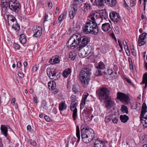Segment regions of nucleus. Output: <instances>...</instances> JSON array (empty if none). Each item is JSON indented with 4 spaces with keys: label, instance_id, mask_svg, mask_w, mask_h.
<instances>
[{
    "label": "nucleus",
    "instance_id": "obj_22",
    "mask_svg": "<svg viewBox=\"0 0 147 147\" xmlns=\"http://www.w3.org/2000/svg\"><path fill=\"white\" fill-rule=\"evenodd\" d=\"M67 105L64 102L62 101L59 104V108L60 111H62L66 109Z\"/></svg>",
    "mask_w": 147,
    "mask_h": 147
},
{
    "label": "nucleus",
    "instance_id": "obj_37",
    "mask_svg": "<svg viewBox=\"0 0 147 147\" xmlns=\"http://www.w3.org/2000/svg\"><path fill=\"white\" fill-rule=\"evenodd\" d=\"M143 83L147 82V73H145L143 77L142 78Z\"/></svg>",
    "mask_w": 147,
    "mask_h": 147
},
{
    "label": "nucleus",
    "instance_id": "obj_45",
    "mask_svg": "<svg viewBox=\"0 0 147 147\" xmlns=\"http://www.w3.org/2000/svg\"><path fill=\"white\" fill-rule=\"evenodd\" d=\"M6 99V97L4 96H2L0 97V102L4 103Z\"/></svg>",
    "mask_w": 147,
    "mask_h": 147
},
{
    "label": "nucleus",
    "instance_id": "obj_9",
    "mask_svg": "<svg viewBox=\"0 0 147 147\" xmlns=\"http://www.w3.org/2000/svg\"><path fill=\"white\" fill-rule=\"evenodd\" d=\"M109 16L111 20L115 23L119 22L121 21V18L119 14L115 11L110 13Z\"/></svg>",
    "mask_w": 147,
    "mask_h": 147
},
{
    "label": "nucleus",
    "instance_id": "obj_32",
    "mask_svg": "<svg viewBox=\"0 0 147 147\" xmlns=\"http://www.w3.org/2000/svg\"><path fill=\"white\" fill-rule=\"evenodd\" d=\"M70 99L71 100V102L70 106V109L71 111H73L72 117L74 118V97L72 95L70 98Z\"/></svg>",
    "mask_w": 147,
    "mask_h": 147
},
{
    "label": "nucleus",
    "instance_id": "obj_56",
    "mask_svg": "<svg viewBox=\"0 0 147 147\" xmlns=\"http://www.w3.org/2000/svg\"><path fill=\"white\" fill-rule=\"evenodd\" d=\"M18 75L19 77L21 78H23L24 77V75L22 73L18 72Z\"/></svg>",
    "mask_w": 147,
    "mask_h": 147
},
{
    "label": "nucleus",
    "instance_id": "obj_5",
    "mask_svg": "<svg viewBox=\"0 0 147 147\" xmlns=\"http://www.w3.org/2000/svg\"><path fill=\"white\" fill-rule=\"evenodd\" d=\"M96 93L100 100H107L109 98L110 91L105 87H100L96 90Z\"/></svg>",
    "mask_w": 147,
    "mask_h": 147
},
{
    "label": "nucleus",
    "instance_id": "obj_27",
    "mask_svg": "<svg viewBox=\"0 0 147 147\" xmlns=\"http://www.w3.org/2000/svg\"><path fill=\"white\" fill-rule=\"evenodd\" d=\"M113 102L110 100H108L105 102L106 107L107 108H111L113 105Z\"/></svg>",
    "mask_w": 147,
    "mask_h": 147
},
{
    "label": "nucleus",
    "instance_id": "obj_38",
    "mask_svg": "<svg viewBox=\"0 0 147 147\" xmlns=\"http://www.w3.org/2000/svg\"><path fill=\"white\" fill-rule=\"evenodd\" d=\"M146 111H147L142 110L140 114V116L141 117V120H142V118H144L146 120V118H147V117H144V115Z\"/></svg>",
    "mask_w": 147,
    "mask_h": 147
},
{
    "label": "nucleus",
    "instance_id": "obj_60",
    "mask_svg": "<svg viewBox=\"0 0 147 147\" xmlns=\"http://www.w3.org/2000/svg\"><path fill=\"white\" fill-rule=\"evenodd\" d=\"M131 52L132 53L133 55L134 56H136V51L134 49H131Z\"/></svg>",
    "mask_w": 147,
    "mask_h": 147
},
{
    "label": "nucleus",
    "instance_id": "obj_20",
    "mask_svg": "<svg viewBox=\"0 0 147 147\" xmlns=\"http://www.w3.org/2000/svg\"><path fill=\"white\" fill-rule=\"evenodd\" d=\"M10 0H2L1 4L2 6V8L5 9H7L9 5V2Z\"/></svg>",
    "mask_w": 147,
    "mask_h": 147
},
{
    "label": "nucleus",
    "instance_id": "obj_50",
    "mask_svg": "<svg viewBox=\"0 0 147 147\" xmlns=\"http://www.w3.org/2000/svg\"><path fill=\"white\" fill-rule=\"evenodd\" d=\"M147 109V106L145 103H143L142 104V110L146 111Z\"/></svg>",
    "mask_w": 147,
    "mask_h": 147
},
{
    "label": "nucleus",
    "instance_id": "obj_61",
    "mask_svg": "<svg viewBox=\"0 0 147 147\" xmlns=\"http://www.w3.org/2000/svg\"><path fill=\"white\" fill-rule=\"evenodd\" d=\"M129 68L131 70V69H132V70H133V65L132 63H131V62H130V63H129Z\"/></svg>",
    "mask_w": 147,
    "mask_h": 147
},
{
    "label": "nucleus",
    "instance_id": "obj_52",
    "mask_svg": "<svg viewBox=\"0 0 147 147\" xmlns=\"http://www.w3.org/2000/svg\"><path fill=\"white\" fill-rule=\"evenodd\" d=\"M124 79L129 84H130L131 85H133V83H132L130 80L128 78H127L124 77Z\"/></svg>",
    "mask_w": 147,
    "mask_h": 147
},
{
    "label": "nucleus",
    "instance_id": "obj_16",
    "mask_svg": "<svg viewBox=\"0 0 147 147\" xmlns=\"http://www.w3.org/2000/svg\"><path fill=\"white\" fill-rule=\"evenodd\" d=\"M74 2L71 3V4L69 9V13L70 19L74 18Z\"/></svg>",
    "mask_w": 147,
    "mask_h": 147
},
{
    "label": "nucleus",
    "instance_id": "obj_2",
    "mask_svg": "<svg viewBox=\"0 0 147 147\" xmlns=\"http://www.w3.org/2000/svg\"><path fill=\"white\" fill-rule=\"evenodd\" d=\"M81 136L83 142L88 143L94 139V131L91 128H83L81 129Z\"/></svg>",
    "mask_w": 147,
    "mask_h": 147
},
{
    "label": "nucleus",
    "instance_id": "obj_23",
    "mask_svg": "<svg viewBox=\"0 0 147 147\" xmlns=\"http://www.w3.org/2000/svg\"><path fill=\"white\" fill-rule=\"evenodd\" d=\"M121 121L122 122L125 123L129 119V117L126 115H121L120 116Z\"/></svg>",
    "mask_w": 147,
    "mask_h": 147
},
{
    "label": "nucleus",
    "instance_id": "obj_46",
    "mask_svg": "<svg viewBox=\"0 0 147 147\" xmlns=\"http://www.w3.org/2000/svg\"><path fill=\"white\" fill-rule=\"evenodd\" d=\"M84 7L85 9H86V10L90 9V7H91L88 4L86 3H84Z\"/></svg>",
    "mask_w": 147,
    "mask_h": 147
},
{
    "label": "nucleus",
    "instance_id": "obj_55",
    "mask_svg": "<svg viewBox=\"0 0 147 147\" xmlns=\"http://www.w3.org/2000/svg\"><path fill=\"white\" fill-rule=\"evenodd\" d=\"M44 117L46 121L48 122H49L50 121L51 119L50 117L49 116L47 115H46L44 116Z\"/></svg>",
    "mask_w": 147,
    "mask_h": 147
},
{
    "label": "nucleus",
    "instance_id": "obj_26",
    "mask_svg": "<svg viewBox=\"0 0 147 147\" xmlns=\"http://www.w3.org/2000/svg\"><path fill=\"white\" fill-rule=\"evenodd\" d=\"M50 61L51 62L52 64H55L59 63L60 61L59 59L58 56H56L53 59H51L50 60Z\"/></svg>",
    "mask_w": 147,
    "mask_h": 147
},
{
    "label": "nucleus",
    "instance_id": "obj_14",
    "mask_svg": "<svg viewBox=\"0 0 147 147\" xmlns=\"http://www.w3.org/2000/svg\"><path fill=\"white\" fill-rule=\"evenodd\" d=\"M10 129V127L7 125H1L0 127L1 134L5 137H7L8 135V129Z\"/></svg>",
    "mask_w": 147,
    "mask_h": 147
},
{
    "label": "nucleus",
    "instance_id": "obj_35",
    "mask_svg": "<svg viewBox=\"0 0 147 147\" xmlns=\"http://www.w3.org/2000/svg\"><path fill=\"white\" fill-rule=\"evenodd\" d=\"M105 67L104 63L102 62H100L98 63V66L96 67L97 69H100L105 68Z\"/></svg>",
    "mask_w": 147,
    "mask_h": 147
},
{
    "label": "nucleus",
    "instance_id": "obj_39",
    "mask_svg": "<svg viewBox=\"0 0 147 147\" xmlns=\"http://www.w3.org/2000/svg\"><path fill=\"white\" fill-rule=\"evenodd\" d=\"M146 111H147L142 110L140 114V116L141 117V120H142V118H144L146 120V118H147V117H144V115Z\"/></svg>",
    "mask_w": 147,
    "mask_h": 147
},
{
    "label": "nucleus",
    "instance_id": "obj_11",
    "mask_svg": "<svg viewBox=\"0 0 147 147\" xmlns=\"http://www.w3.org/2000/svg\"><path fill=\"white\" fill-rule=\"evenodd\" d=\"M117 98L119 99L121 101L127 103L129 100V97L125 94L118 92L117 94Z\"/></svg>",
    "mask_w": 147,
    "mask_h": 147
},
{
    "label": "nucleus",
    "instance_id": "obj_41",
    "mask_svg": "<svg viewBox=\"0 0 147 147\" xmlns=\"http://www.w3.org/2000/svg\"><path fill=\"white\" fill-rule=\"evenodd\" d=\"M86 100L82 99L80 105V108L81 109L84 107L86 103Z\"/></svg>",
    "mask_w": 147,
    "mask_h": 147
},
{
    "label": "nucleus",
    "instance_id": "obj_19",
    "mask_svg": "<svg viewBox=\"0 0 147 147\" xmlns=\"http://www.w3.org/2000/svg\"><path fill=\"white\" fill-rule=\"evenodd\" d=\"M106 3L111 7H115L117 3V0H106Z\"/></svg>",
    "mask_w": 147,
    "mask_h": 147
},
{
    "label": "nucleus",
    "instance_id": "obj_15",
    "mask_svg": "<svg viewBox=\"0 0 147 147\" xmlns=\"http://www.w3.org/2000/svg\"><path fill=\"white\" fill-rule=\"evenodd\" d=\"M94 140H93L94 147H105V143L103 141L99 140L98 139L94 138Z\"/></svg>",
    "mask_w": 147,
    "mask_h": 147
},
{
    "label": "nucleus",
    "instance_id": "obj_24",
    "mask_svg": "<svg viewBox=\"0 0 147 147\" xmlns=\"http://www.w3.org/2000/svg\"><path fill=\"white\" fill-rule=\"evenodd\" d=\"M84 47V50L86 52V53L89 55L92 52V47L90 45H87Z\"/></svg>",
    "mask_w": 147,
    "mask_h": 147
},
{
    "label": "nucleus",
    "instance_id": "obj_51",
    "mask_svg": "<svg viewBox=\"0 0 147 147\" xmlns=\"http://www.w3.org/2000/svg\"><path fill=\"white\" fill-rule=\"evenodd\" d=\"M38 69V67L36 65H34L32 68V71L33 72H36Z\"/></svg>",
    "mask_w": 147,
    "mask_h": 147
},
{
    "label": "nucleus",
    "instance_id": "obj_62",
    "mask_svg": "<svg viewBox=\"0 0 147 147\" xmlns=\"http://www.w3.org/2000/svg\"><path fill=\"white\" fill-rule=\"evenodd\" d=\"M48 17V15L46 13L45 14V16L44 17V22H45L46 21H47V19Z\"/></svg>",
    "mask_w": 147,
    "mask_h": 147
},
{
    "label": "nucleus",
    "instance_id": "obj_21",
    "mask_svg": "<svg viewBox=\"0 0 147 147\" xmlns=\"http://www.w3.org/2000/svg\"><path fill=\"white\" fill-rule=\"evenodd\" d=\"M71 72V70L70 68L65 69L64 70L63 73V76L65 78H67L68 76Z\"/></svg>",
    "mask_w": 147,
    "mask_h": 147
},
{
    "label": "nucleus",
    "instance_id": "obj_12",
    "mask_svg": "<svg viewBox=\"0 0 147 147\" xmlns=\"http://www.w3.org/2000/svg\"><path fill=\"white\" fill-rule=\"evenodd\" d=\"M147 35V33L144 32L142 34L139 35L138 38V43L139 46H141L144 45L146 43L145 39L146 38Z\"/></svg>",
    "mask_w": 147,
    "mask_h": 147
},
{
    "label": "nucleus",
    "instance_id": "obj_25",
    "mask_svg": "<svg viewBox=\"0 0 147 147\" xmlns=\"http://www.w3.org/2000/svg\"><path fill=\"white\" fill-rule=\"evenodd\" d=\"M67 15V12H64L63 14H61L59 17L58 18V21L60 22L64 19L66 17Z\"/></svg>",
    "mask_w": 147,
    "mask_h": 147
},
{
    "label": "nucleus",
    "instance_id": "obj_10",
    "mask_svg": "<svg viewBox=\"0 0 147 147\" xmlns=\"http://www.w3.org/2000/svg\"><path fill=\"white\" fill-rule=\"evenodd\" d=\"M94 16H95V18L98 19L100 21H102L103 18L105 20H107L108 18V14L105 9L101 10L100 14H98L96 15L95 14Z\"/></svg>",
    "mask_w": 147,
    "mask_h": 147
},
{
    "label": "nucleus",
    "instance_id": "obj_1",
    "mask_svg": "<svg viewBox=\"0 0 147 147\" xmlns=\"http://www.w3.org/2000/svg\"><path fill=\"white\" fill-rule=\"evenodd\" d=\"M90 19L88 20L86 25L83 29V31L86 34L91 33L94 34H96L99 31L98 26L95 21L94 16H90Z\"/></svg>",
    "mask_w": 147,
    "mask_h": 147
},
{
    "label": "nucleus",
    "instance_id": "obj_28",
    "mask_svg": "<svg viewBox=\"0 0 147 147\" xmlns=\"http://www.w3.org/2000/svg\"><path fill=\"white\" fill-rule=\"evenodd\" d=\"M20 41L22 44H24L26 42V37L24 34H22L21 35L20 38Z\"/></svg>",
    "mask_w": 147,
    "mask_h": 147
},
{
    "label": "nucleus",
    "instance_id": "obj_43",
    "mask_svg": "<svg viewBox=\"0 0 147 147\" xmlns=\"http://www.w3.org/2000/svg\"><path fill=\"white\" fill-rule=\"evenodd\" d=\"M28 142L30 143V145H31L33 146H36V142L32 140H30L28 141Z\"/></svg>",
    "mask_w": 147,
    "mask_h": 147
},
{
    "label": "nucleus",
    "instance_id": "obj_8",
    "mask_svg": "<svg viewBox=\"0 0 147 147\" xmlns=\"http://www.w3.org/2000/svg\"><path fill=\"white\" fill-rule=\"evenodd\" d=\"M11 18L10 19L11 24L8 21V24L9 26H12V28L15 31L17 32L19 31L20 30V26L18 24L16 21V19L13 16H11Z\"/></svg>",
    "mask_w": 147,
    "mask_h": 147
},
{
    "label": "nucleus",
    "instance_id": "obj_3",
    "mask_svg": "<svg viewBox=\"0 0 147 147\" xmlns=\"http://www.w3.org/2000/svg\"><path fill=\"white\" fill-rule=\"evenodd\" d=\"M90 38L88 36H81L78 33L77 34H74V43L76 45H79L80 43H81L79 45L80 49H82L88 45L87 44L90 41Z\"/></svg>",
    "mask_w": 147,
    "mask_h": 147
},
{
    "label": "nucleus",
    "instance_id": "obj_13",
    "mask_svg": "<svg viewBox=\"0 0 147 147\" xmlns=\"http://www.w3.org/2000/svg\"><path fill=\"white\" fill-rule=\"evenodd\" d=\"M42 30L41 27L38 26H36V28L33 30V36L36 38H39L41 35Z\"/></svg>",
    "mask_w": 147,
    "mask_h": 147
},
{
    "label": "nucleus",
    "instance_id": "obj_54",
    "mask_svg": "<svg viewBox=\"0 0 147 147\" xmlns=\"http://www.w3.org/2000/svg\"><path fill=\"white\" fill-rule=\"evenodd\" d=\"M112 122L114 123H116L118 122V119L117 118L115 117H114L112 119Z\"/></svg>",
    "mask_w": 147,
    "mask_h": 147
},
{
    "label": "nucleus",
    "instance_id": "obj_40",
    "mask_svg": "<svg viewBox=\"0 0 147 147\" xmlns=\"http://www.w3.org/2000/svg\"><path fill=\"white\" fill-rule=\"evenodd\" d=\"M94 75L96 76H98L102 75L101 71L99 69H97Z\"/></svg>",
    "mask_w": 147,
    "mask_h": 147
},
{
    "label": "nucleus",
    "instance_id": "obj_36",
    "mask_svg": "<svg viewBox=\"0 0 147 147\" xmlns=\"http://www.w3.org/2000/svg\"><path fill=\"white\" fill-rule=\"evenodd\" d=\"M13 47L15 50H19L20 48V45L15 42L13 43Z\"/></svg>",
    "mask_w": 147,
    "mask_h": 147
},
{
    "label": "nucleus",
    "instance_id": "obj_33",
    "mask_svg": "<svg viewBox=\"0 0 147 147\" xmlns=\"http://www.w3.org/2000/svg\"><path fill=\"white\" fill-rule=\"evenodd\" d=\"M76 135L78 138L77 140L78 142L80 139V134L79 128L78 126L76 127Z\"/></svg>",
    "mask_w": 147,
    "mask_h": 147
},
{
    "label": "nucleus",
    "instance_id": "obj_58",
    "mask_svg": "<svg viewBox=\"0 0 147 147\" xmlns=\"http://www.w3.org/2000/svg\"><path fill=\"white\" fill-rule=\"evenodd\" d=\"M81 1V0H74V5L79 4Z\"/></svg>",
    "mask_w": 147,
    "mask_h": 147
},
{
    "label": "nucleus",
    "instance_id": "obj_34",
    "mask_svg": "<svg viewBox=\"0 0 147 147\" xmlns=\"http://www.w3.org/2000/svg\"><path fill=\"white\" fill-rule=\"evenodd\" d=\"M41 106L43 109H47L48 107L47 106V102L45 100H42L41 102Z\"/></svg>",
    "mask_w": 147,
    "mask_h": 147
},
{
    "label": "nucleus",
    "instance_id": "obj_31",
    "mask_svg": "<svg viewBox=\"0 0 147 147\" xmlns=\"http://www.w3.org/2000/svg\"><path fill=\"white\" fill-rule=\"evenodd\" d=\"M121 111L123 113L127 114L128 112L127 107L124 105H122L121 106Z\"/></svg>",
    "mask_w": 147,
    "mask_h": 147
},
{
    "label": "nucleus",
    "instance_id": "obj_47",
    "mask_svg": "<svg viewBox=\"0 0 147 147\" xmlns=\"http://www.w3.org/2000/svg\"><path fill=\"white\" fill-rule=\"evenodd\" d=\"M89 95V94L87 92L85 93L82 96V99L86 100L87 98Z\"/></svg>",
    "mask_w": 147,
    "mask_h": 147
},
{
    "label": "nucleus",
    "instance_id": "obj_53",
    "mask_svg": "<svg viewBox=\"0 0 147 147\" xmlns=\"http://www.w3.org/2000/svg\"><path fill=\"white\" fill-rule=\"evenodd\" d=\"M74 55H73V52L72 51H71L69 54V59L71 60L72 59Z\"/></svg>",
    "mask_w": 147,
    "mask_h": 147
},
{
    "label": "nucleus",
    "instance_id": "obj_64",
    "mask_svg": "<svg viewBox=\"0 0 147 147\" xmlns=\"http://www.w3.org/2000/svg\"><path fill=\"white\" fill-rule=\"evenodd\" d=\"M38 99L36 97H34L33 98V101L35 103H37L38 102Z\"/></svg>",
    "mask_w": 147,
    "mask_h": 147
},
{
    "label": "nucleus",
    "instance_id": "obj_18",
    "mask_svg": "<svg viewBox=\"0 0 147 147\" xmlns=\"http://www.w3.org/2000/svg\"><path fill=\"white\" fill-rule=\"evenodd\" d=\"M111 28L110 24L109 23H105L102 24V28L104 32L108 31Z\"/></svg>",
    "mask_w": 147,
    "mask_h": 147
},
{
    "label": "nucleus",
    "instance_id": "obj_48",
    "mask_svg": "<svg viewBox=\"0 0 147 147\" xmlns=\"http://www.w3.org/2000/svg\"><path fill=\"white\" fill-rule=\"evenodd\" d=\"M136 3L135 0H131L130 1L131 6L132 7L134 6L135 5Z\"/></svg>",
    "mask_w": 147,
    "mask_h": 147
},
{
    "label": "nucleus",
    "instance_id": "obj_17",
    "mask_svg": "<svg viewBox=\"0 0 147 147\" xmlns=\"http://www.w3.org/2000/svg\"><path fill=\"white\" fill-rule=\"evenodd\" d=\"M106 0H95V3L96 5L98 7H102L104 6V3H106Z\"/></svg>",
    "mask_w": 147,
    "mask_h": 147
},
{
    "label": "nucleus",
    "instance_id": "obj_29",
    "mask_svg": "<svg viewBox=\"0 0 147 147\" xmlns=\"http://www.w3.org/2000/svg\"><path fill=\"white\" fill-rule=\"evenodd\" d=\"M80 54H81V57L82 58H84L85 57H86L88 55L86 53V51L82 49H80Z\"/></svg>",
    "mask_w": 147,
    "mask_h": 147
},
{
    "label": "nucleus",
    "instance_id": "obj_4",
    "mask_svg": "<svg viewBox=\"0 0 147 147\" xmlns=\"http://www.w3.org/2000/svg\"><path fill=\"white\" fill-rule=\"evenodd\" d=\"M90 69L86 67L83 68L80 73V78L82 83L84 87L88 84L90 80Z\"/></svg>",
    "mask_w": 147,
    "mask_h": 147
},
{
    "label": "nucleus",
    "instance_id": "obj_63",
    "mask_svg": "<svg viewBox=\"0 0 147 147\" xmlns=\"http://www.w3.org/2000/svg\"><path fill=\"white\" fill-rule=\"evenodd\" d=\"M52 90L53 91V92L55 94H56L59 92V90L56 88Z\"/></svg>",
    "mask_w": 147,
    "mask_h": 147
},
{
    "label": "nucleus",
    "instance_id": "obj_6",
    "mask_svg": "<svg viewBox=\"0 0 147 147\" xmlns=\"http://www.w3.org/2000/svg\"><path fill=\"white\" fill-rule=\"evenodd\" d=\"M11 11L18 13L21 8V5L18 1L17 0H10L8 7Z\"/></svg>",
    "mask_w": 147,
    "mask_h": 147
},
{
    "label": "nucleus",
    "instance_id": "obj_59",
    "mask_svg": "<svg viewBox=\"0 0 147 147\" xmlns=\"http://www.w3.org/2000/svg\"><path fill=\"white\" fill-rule=\"evenodd\" d=\"M142 122H143V123H144L145 124H143V127L144 128H146L147 127V121H146L143 120V119H142Z\"/></svg>",
    "mask_w": 147,
    "mask_h": 147
},
{
    "label": "nucleus",
    "instance_id": "obj_49",
    "mask_svg": "<svg viewBox=\"0 0 147 147\" xmlns=\"http://www.w3.org/2000/svg\"><path fill=\"white\" fill-rule=\"evenodd\" d=\"M76 26L75 27L76 29L75 30L76 31V32H78L80 28V25H78L77 24H76Z\"/></svg>",
    "mask_w": 147,
    "mask_h": 147
},
{
    "label": "nucleus",
    "instance_id": "obj_30",
    "mask_svg": "<svg viewBox=\"0 0 147 147\" xmlns=\"http://www.w3.org/2000/svg\"><path fill=\"white\" fill-rule=\"evenodd\" d=\"M74 35H72L69 39V40L67 42L66 45H67L69 49H74V41H72V42H71V44L70 45H69V41L73 37Z\"/></svg>",
    "mask_w": 147,
    "mask_h": 147
},
{
    "label": "nucleus",
    "instance_id": "obj_44",
    "mask_svg": "<svg viewBox=\"0 0 147 147\" xmlns=\"http://www.w3.org/2000/svg\"><path fill=\"white\" fill-rule=\"evenodd\" d=\"M55 80H53L52 81V83L51 84V90L54 89L56 86V82H55Z\"/></svg>",
    "mask_w": 147,
    "mask_h": 147
},
{
    "label": "nucleus",
    "instance_id": "obj_42",
    "mask_svg": "<svg viewBox=\"0 0 147 147\" xmlns=\"http://www.w3.org/2000/svg\"><path fill=\"white\" fill-rule=\"evenodd\" d=\"M111 117L109 116H107L105 118V121L106 123H109L111 120Z\"/></svg>",
    "mask_w": 147,
    "mask_h": 147
},
{
    "label": "nucleus",
    "instance_id": "obj_57",
    "mask_svg": "<svg viewBox=\"0 0 147 147\" xmlns=\"http://www.w3.org/2000/svg\"><path fill=\"white\" fill-rule=\"evenodd\" d=\"M27 62L26 61H24L23 63V65L24 67V71L25 72L26 70V68L27 66Z\"/></svg>",
    "mask_w": 147,
    "mask_h": 147
},
{
    "label": "nucleus",
    "instance_id": "obj_7",
    "mask_svg": "<svg viewBox=\"0 0 147 147\" xmlns=\"http://www.w3.org/2000/svg\"><path fill=\"white\" fill-rule=\"evenodd\" d=\"M47 73L49 77L51 80H57L60 78L59 74H57V72L55 69L52 67L48 68L47 69Z\"/></svg>",
    "mask_w": 147,
    "mask_h": 147
}]
</instances>
